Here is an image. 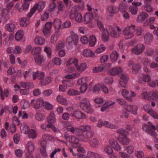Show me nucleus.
<instances>
[{
  "instance_id": "f257e3e1",
  "label": "nucleus",
  "mask_w": 158,
  "mask_h": 158,
  "mask_svg": "<svg viewBox=\"0 0 158 158\" xmlns=\"http://www.w3.org/2000/svg\"><path fill=\"white\" fill-rule=\"evenodd\" d=\"M64 128L68 132L79 137L80 139L83 141H86L88 139L93 136V133L89 131L91 127L88 125H81L78 127H73L70 122H67L65 124Z\"/></svg>"
},
{
  "instance_id": "f03ea898",
  "label": "nucleus",
  "mask_w": 158,
  "mask_h": 158,
  "mask_svg": "<svg viewBox=\"0 0 158 158\" xmlns=\"http://www.w3.org/2000/svg\"><path fill=\"white\" fill-rule=\"evenodd\" d=\"M89 100L87 98H84L81 101L80 106L81 109L85 112L91 113L93 112V110L91 107Z\"/></svg>"
},
{
  "instance_id": "7ed1b4c3",
  "label": "nucleus",
  "mask_w": 158,
  "mask_h": 158,
  "mask_svg": "<svg viewBox=\"0 0 158 158\" xmlns=\"http://www.w3.org/2000/svg\"><path fill=\"white\" fill-rule=\"evenodd\" d=\"M45 2L43 1H40L38 3H35L28 14L27 17L30 18L37 10L39 12H41L45 7Z\"/></svg>"
},
{
  "instance_id": "20e7f679",
  "label": "nucleus",
  "mask_w": 158,
  "mask_h": 158,
  "mask_svg": "<svg viewBox=\"0 0 158 158\" xmlns=\"http://www.w3.org/2000/svg\"><path fill=\"white\" fill-rule=\"evenodd\" d=\"M79 40L78 36L75 33H72L71 35L67 37L66 39V44L69 49L73 48V45H77Z\"/></svg>"
},
{
  "instance_id": "39448f33",
  "label": "nucleus",
  "mask_w": 158,
  "mask_h": 158,
  "mask_svg": "<svg viewBox=\"0 0 158 158\" xmlns=\"http://www.w3.org/2000/svg\"><path fill=\"white\" fill-rule=\"evenodd\" d=\"M135 28V25L133 24H131L125 27L123 30V33L126 39H130L134 36Z\"/></svg>"
},
{
  "instance_id": "423d86ee",
  "label": "nucleus",
  "mask_w": 158,
  "mask_h": 158,
  "mask_svg": "<svg viewBox=\"0 0 158 158\" xmlns=\"http://www.w3.org/2000/svg\"><path fill=\"white\" fill-rule=\"evenodd\" d=\"M76 6L73 7L70 14V19H75L76 22L78 23H81L82 22V18L81 15L77 12Z\"/></svg>"
},
{
  "instance_id": "0eeeda50",
  "label": "nucleus",
  "mask_w": 158,
  "mask_h": 158,
  "mask_svg": "<svg viewBox=\"0 0 158 158\" xmlns=\"http://www.w3.org/2000/svg\"><path fill=\"white\" fill-rule=\"evenodd\" d=\"M149 123L150 124L151 127H149L146 124H144L142 126L143 129L151 136L155 137L157 135L155 131L156 129L155 126L152 125L151 122H149Z\"/></svg>"
},
{
  "instance_id": "6e6552de",
  "label": "nucleus",
  "mask_w": 158,
  "mask_h": 158,
  "mask_svg": "<svg viewBox=\"0 0 158 158\" xmlns=\"http://www.w3.org/2000/svg\"><path fill=\"white\" fill-rule=\"evenodd\" d=\"M65 138L72 144V146L74 147H80L81 145L79 143V140L77 138L73 135H69L67 134H64Z\"/></svg>"
},
{
  "instance_id": "1a4fd4ad",
  "label": "nucleus",
  "mask_w": 158,
  "mask_h": 158,
  "mask_svg": "<svg viewBox=\"0 0 158 158\" xmlns=\"http://www.w3.org/2000/svg\"><path fill=\"white\" fill-rule=\"evenodd\" d=\"M42 140H45L46 142L47 140H48L49 141L54 142L56 141H58L61 142L62 143H66L62 140L58 139V138H55L54 136L50 134L46 133L43 134L42 135Z\"/></svg>"
},
{
  "instance_id": "9d476101",
  "label": "nucleus",
  "mask_w": 158,
  "mask_h": 158,
  "mask_svg": "<svg viewBox=\"0 0 158 158\" xmlns=\"http://www.w3.org/2000/svg\"><path fill=\"white\" fill-rule=\"evenodd\" d=\"M145 47L142 44H138L131 49L132 53L136 55H140L145 49Z\"/></svg>"
},
{
  "instance_id": "9b49d317",
  "label": "nucleus",
  "mask_w": 158,
  "mask_h": 158,
  "mask_svg": "<svg viewBox=\"0 0 158 158\" xmlns=\"http://www.w3.org/2000/svg\"><path fill=\"white\" fill-rule=\"evenodd\" d=\"M108 143L109 145L115 151L117 152L121 151L122 148L120 144L115 139H109Z\"/></svg>"
},
{
  "instance_id": "f8f14e48",
  "label": "nucleus",
  "mask_w": 158,
  "mask_h": 158,
  "mask_svg": "<svg viewBox=\"0 0 158 158\" xmlns=\"http://www.w3.org/2000/svg\"><path fill=\"white\" fill-rule=\"evenodd\" d=\"M52 26V23L48 22L45 24L44 27L42 28L43 34L45 37H48L50 36Z\"/></svg>"
},
{
  "instance_id": "ddd939ff",
  "label": "nucleus",
  "mask_w": 158,
  "mask_h": 158,
  "mask_svg": "<svg viewBox=\"0 0 158 158\" xmlns=\"http://www.w3.org/2000/svg\"><path fill=\"white\" fill-rule=\"evenodd\" d=\"M30 103L32 105L33 107L37 109L41 108L43 105L44 100L41 98H38L36 100L32 99L31 100Z\"/></svg>"
},
{
  "instance_id": "4468645a",
  "label": "nucleus",
  "mask_w": 158,
  "mask_h": 158,
  "mask_svg": "<svg viewBox=\"0 0 158 158\" xmlns=\"http://www.w3.org/2000/svg\"><path fill=\"white\" fill-rule=\"evenodd\" d=\"M123 70L121 67L118 66L113 68L109 70L107 72L109 75L114 76L122 73Z\"/></svg>"
},
{
  "instance_id": "2eb2a0df",
  "label": "nucleus",
  "mask_w": 158,
  "mask_h": 158,
  "mask_svg": "<svg viewBox=\"0 0 158 158\" xmlns=\"http://www.w3.org/2000/svg\"><path fill=\"white\" fill-rule=\"evenodd\" d=\"M71 117H74L78 120L80 119L86 118V115L82 112L79 110H76L73 111L71 114Z\"/></svg>"
},
{
  "instance_id": "dca6fc26",
  "label": "nucleus",
  "mask_w": 158,
  "mask_h": 158,
  "mask_svg": "<svg viewBox=\"0 0 158 158\" xmlns=\"http://www.w3.org/2000/svg\"><path fill=\"white\" fill-rule=\"evenodd\" d=\"M128 80V78L127 75L122 73L120 76L119 84L122 87H125Z\"/></svg>"
},
{
  "instance_id": "f3484780",
  "label": "nucleus",
  "mask_w": 158,
  "mask_h": 158,
  "mask_svg": "<svg viewBox=\"0 0 158 158\" xmlns=\"http://www.w3.org/2000/svg\"><path fill=\"white\" fill-rule=\"evenodd\" d=\"M25 148L27 150L28 153H32L35 148V144L33 142L28 141L26 144Z\"/></svg>"
},
{
  "instance_id": "a211bd4d",
  "label": "nucleus",
  "mask_w": 158,
  "mask_h": 158,
  "mask_svg": "<svg viewBox=\"0 0 158 158\" xmlns=\"http://www.w3.org/2000/svg\"><path fill=\"white\" fill-rule=\"evenodd\" d=\"M24 31L22 29L18 30L15 33V37L17 41H20L23 39L24 35Z\"/></svg>"
},
{
  "instance_id": "6ab92c4d",
  "label": "nucleus",
  "mask_w": 158,
  "mask_h": 158,
  "mask_svg": "<svg viewBox=\"0 0 158 158\" xmlns=\"http://www.w3.org/2000/svg\"><path fill=\"white\" fill-rule=\"evenodd\" d=\"M47 143V142L45 140H42L40 141L41 148L40 149V152L44 156H47V155L46 151Z\"/></svg>"
},
{
  "instance_id": "aec40b11",
  "label": "nucleus",
  "mask_w": 158,
  "mask_h": 158,
  "mask_svg": "<svg viewBox=\"0 0 158 158\" xmlns=\"http://www.w3.org/2000/svg\"><path fill=\"white\" fill-rule=\"evenodd\" d=\"M89 144L92 148H97L99 145L100 141L98 138H94L90 140Z\"/></svg>"
},
{
  "instance_id": "412c9836",
  "label": "nucleus",
  "mask_w": 158,
  "mask_h": 158,
  "mask_svg": "<svg viewBox=\"0 0 158 158\" xmlns=\"http://www.w3.org/2000/svg\"><path fill=\"white\" fill-rule=\"evenodd\" d=\"M56 100L57 102L63 105L67 106L68 104L67 100L61 95H58L57 96Z\"/></svg>"
},
{
  "instance_id": "4be33fe9",
  "label": "nucleus",
  "mask_w": 158,
  "mask_h": 158,
  "mask_svg": "<svg viewBox=\"0 0 158 158\" xmlns=\"http://www.w3.org/2000/svg\"><path fill=\"white\" fill-rule=\"evenodd\" d=\"M47 119L49 123H55L56 122V118L54 112L53 111L51 112L48 115Z\"/></svg>"
},
{
  "instance_id": "5701e85b",
  "label": "nucleus",
  "mask_w": 158,
  "mask_h": 158,
  "mask_svg": "<svg viewBox=\"0 0 158 158\" xmlns=\"http://www.w3.org/2000/svg\"><path fill=\"white\" fill-rule=\"evenodd\" d=\"M16 26L14 23H11L6 24L5 26V29L10 32H13L16 29Z\"/></svg>"
},
{
  "instance_id": "b1692460",
  "label": "nucleus",
  "mask_w": 158,
  "mask_h": 158,
  "mask_svg": "<svg viewBox=\"0 0 158 158\" xmlns=\"http://www.w3.org/2000/svg\"><path fill=\"white\" fill-rule=\"evenodd\" d=\"M26 17L22 18L19 21V25L22 27H27L30 24V19Z\"/></svg>"
},
{
  "instance_id": "393cba45",
  "label": "nucleus",
  "mask_w": 158,
  "mask_h": 158,
  "mask_svg": "<svg viewBox=\"0 0 158 158\" xmlns=\"http://www.w3.org/2000/svg\"><path fill=\"white\" fill-rule=\"evenodd\" d=\"M144 39L146 44H150L153 40L152 35L149 32L146 33L144 35Z\"/></svg>"
},
{
  "instance_id": "a878e982",
  "label": "nucleus",
  "mask_w": 158,
  "mask_h": 158,
  "mask_svg": "<svg viewBox=\"0 0 158 158\" xmlns=\"http://www.w3.org/2000/svg\"><path fill=\"white\" fill-rule=\"evenodd\" d=\"M148 17V14L145 12H142L138 16L136 21L138 23H142Z\"/></svg>"
},
{
  "instance_id": "bb28decb",
  "label": "nucleus",
  "mask_w": 158,
  "mask_h": 158,
  "mask_svg": "<svg viewBox=\"0 0 158 158\" xmlns=\"http://www.w3.org/2000/svg\"><path fill=\"white\" fill-rule=\"evenodd\" d=\"M78 59L75 57H72L70 58L67 61L66 65L67 67L73 64L76 67L77 64H78Z\"/></svg>"
},
{
  "instance_id": "cd10ccee",
  "label": "nucleus",
  "mask_w": 158,
  "mask_h": 158,
  "mask_svg": "<svg viewBox=\"0 0 158 158\" xmlns=\"http://www.w3.org/2000/svg\"><path fill=\"white\" fill-rule=\"evenodd\" d=\"M82 55L87 57H94L95 53L91 50L89 49H85L82 52Z\"/></svg>"
},
{
  "instance_id": "c85d7f7f",
  "label": "nucleus",
  "mask_w": 158,
  "mask_h": 158,
  "mask_svg": "<svg viewBox=\"0 0 158 158\" xmlns=\"http://www.w3.org/2000/svg\"><path fill=\"white\" fill-rule=\"evenodd\" d=\"M45 39L41 36H38L36 37L34 39V42L35 44L41 45L45 44Z\"/></svg>"
},
{
  "instance_id": "c756f323",
  "label": "nucleus",
  "mask_w": 158,
  "mask_h": 158,
  "mask_svg": "<svg viewBox=\"0 0 158 158\" xmlns=\"http://www.w3.org/2000/svg\"><path fill=\"white\" fill-rule=\"evenodd\" d=\"M87 67V64L85 63H81L80 64L77 65L76 66V69L79 72L82 73L85 71Z\"/></svg>"
},
{
  "instance_id": "7c9ffc66",
  "label": "nucleus",
  "mask_w": 158,
  "mask_h": 158,
  "mask_svg": "<svg viewBox=\"0 0 158 158\" xmlns=\"http://www.w3.org/2000/svg\"><path fill=\"white\" fill-rule=\"evenodd\" d=\"M27 134L29 138L34 139L37 137L38 133L36 130L31 129H30Z\"/></svg>"
},
{
  "instance_id": "2f4dec72",
  "label": "nucleus",
  "mask_w": 158,
  "mask_h": 158,
  "mask_svg": "<svg viewBox=\"0 0 158 158\" xmlns=\"http://www.w3.org/2000/svg\"><path fill=\"white\" fill-rule=\"evenodd\" d=\"M80 76V73H77L67 74L64 76V77L67 79H73L78 78Z\"/></svg>"
},
{
  "instance_id": "473e14b6",
  "label": "nucleus",
  "mask_w": 158,
  "mask_h": 158,
  "mask_svg": "<svg viewBox=\"0 0 158 158\" xmlns=\"http://www.w3.org/2000/svg\"><path fill=\"white\" fill-rule=\"evenodd\" d=\"M93 19V15L92 14L89 13H86L84 17V23H88L92 21Z\"/></svg>"
},
{
  "instance_id": "72a5a7b5",
  "label": "nucleus",
  "mask_w": 158,
  "mask_h": 158,
  "mask_svg": "<svg viewBox=\"0 0 158 158\" xmlns=\"http://www.w3.org/2000/svg\"><path fill=\"white\" fill-rule=\"evenodd\" d=\"M118 139L120 143L125 145L128 144L130 141L129 139L126 135L122 137H119L118 138Z\"/></svg>"
},
{
  "instance_id": "f704fd0d",
  "label": "nucleus",
  "mask_w": 158,
  "mask_h": 158,
  "mask_svg": "<svg viewBox=\"0 0 158 158\" xmlns=\"http://www.w3.org/2000/svg\"><path fill=\"white\" fill-rule=\"evenodd\" d=\"M20 130L22 133L25 134H27L30 129L27 124L23 123L20 126Z\"/></svg>"
},
{
  "instance_id": "c9c22d12",
  "label": "nucleus",
  "mask_w": 158,
  "mask_h": 158,
  "mask_svg": "<svg viewBox=\"0 0 158 158\" xmlns=\"http://www.w3.org/2000/svg\"><path fill=\"white\" fill-rule=\"evenodd\" d=\"M151 94V92L148 93L145 89H143L141 94V96L143 98L146 100H150V99Z\"/></svg>"
},
{
  "instance_id": "e433bc0d",
  "label": "nucleus",
  "mask_w": 158,
  "mask_h": 158,
  "mask_svg": "<svg viewBox=\"0 0 158 158\" xmlns=\"http://www.w3.org/2000/svg\"><path fill=\"white\" fill-rule=\"evenodd\" d=\"M97 41V40L95 36L91 35L89 36V43L90 47H94Z\"/></svg>"
},
{
  "instance_id": "4c0bfd02",
  "label": "nucleus",
  "mask_w": 158,
  "mask_h": 158,
  "mask_svg": "<svg viewBox=\"0 0 158 158\" xmlns=\"http://www.w3.org/2000/svg\"><path fill=\"white\" fill-rule=\"evenodd\" d=\"M102 33V41L104 42H107L109 38V35L108 31L106 29L103 31Z\"/></svg>"
},
{
  "instance_id": "58836bf2",
  "label": "nucleus",
  "mask_w": 158,
  "mask_h": 158,
  "mask_svg": "<svg viewBox=\"0 0 158 158\" xmlns=\"http://www.w3.org/2000/svg\"><path fill=\"white\" fill-rule=\"evenodd\" d=\"M118 54L116 51H113L110 54V58L112 62H114L117 60Z\"/></svg>"
},
{
  "instance_id": "ea45409f",
  "label": "nucleus",
  "mask_w": 158,
  "mask_h": 158,
  "mask_svg": "<svg viewBox=\"0 0 158 158\" xmlns=\"http://www.w3.org/2000/svg\"><path fill=\"white\" fill-rule=\"evenodd\" d=\"M35 119L39 121H43L45 119V116L44 114L42 113H38L35 115Z\"/></svg>"
},
{
  "instance_id": "a19ab883",
  "label": "nucleus",
  "mask_w": 158,
  "mask_h": 158,
  "mask_svg": "<svg viewBox=\"0 0 158 158\" xmlns=\"http://www.w3.org/2000/svg\"><path fill=\"white\" fill-rule=\"evenodd\" d=\"M130 113L129 110L127 108V106L122 110V114L121 115V118H127L129 116Z\"/></svg>"
},
{
  "instance_id": "79ce46f5",
  "label": "nucleus",
  "mask_w": 158,
  "mask_h": 158,
  "mask_svg": "<svg viewBox=\"0 0 158 158\" xmlns=\"http://www.w3.org/2000/svg\"><path fill=\"white\" fill-rule=\"evenodd\" d=\"M109 31L110 35L113 37L117 38L119 36V33H117L112 27H110Z\"/></svg>"
},
{
  "instance_id": "37998d69",
  "label": "nucleus",
  "mask_w": 158,
  "mask_h": 158,
  "mask_svg": "<svg viewBox=\"0 0 158 158\" xmlns=\"http://www.w3.org/2000/svg\"><path fill=\"white\" fill-rule=\"evenodd\" d=\"M104 150L106 153L109 155L112 154L113 152V150L111 146L108 144L105 145Z\"/></svg>"
},
{
  "instance_id": "c03bdc74",
  "label": "nucleus",
  "mask_w": 158,
  "mask_h": 158,
  "mask_svg": "<svg viewBox=\"0 0 158 158\" xmlns=\"http://www.w3.org/2000/svg\"><path fill=\"white\" fill-rule=\"evenodd\" d=\"M30 106L29 102L27 100L23 99L21 102V106L22 109H25Z\"/></svg>"
},
{
  "instance_id": "a18cd8bd",
  "label": "nucleus",
  "mask_w": 158,
  "mask_h": 158,
  "mask_svg": "<svg viewBox=\"0 0 158 158\" xmlns=\"http://www.w3.org/2000/svg\"><path fill=\"white\" fill-rule=\"evenodd\" d=\"M67 94L69 96H74L80 94V92L77 90L72 89L68 91Z\"/></svg>"
},
{
  "instance_id": "49530a36",
  "label": "nucleus",
  "mask_w": 158,
  "mask_h": 158,
  "mask_svg": "<svg viewBox=\"0 0 158 158\" xmlns=\"http://www.w3.org/2000/svg\"><path fill=\"white\" fill-rule=\"evenodd\" d=\"M59 36L60 34L57 33L52 34L51 36L50 43L52 44H55L57 41Z\"/></svg>"
},
{
  "instance_id": "de8ad7c7",
  "label": "nucleus",
  "mask_w": 158,
  "mask_h": 158,
  "mask_svg": "<svg viewBox=\"0 0 158 158\" xmlns=\"http://www.w3.org/2000/svg\"><path fill=\"white\" fill-rule=\"evenodd\" d=\"M88 78L87 77L85 76L83 77L80 78L77 81V84L78 85L87 84L86 82L88 81Z\"/></svg>"
},
{
  "instance_id": "09e8293b",
  "label": "nucleus",
  "mask_w": 158,
  "mask_h": 158,
  "mask_svg": "<svg viewBox=\"0 0 158 158\" xmlns=\"http://www.w3.org/2000/svg\"><path fill=\"white\" fill-rule=\"evenodd\" d=\"M65 42L64 40L59 41L56 46V49L58 51L64 47Z\"/></svg>"
},
{
  "instance_id": "8fccbe9b",
  "label": "nucleus",
  "mask_w": 158,
  "mask_h": 158,
  "mask_svg": "<svg viewBox=\"0 0 158 158\" xmlns=\"http://www.w3.org/2000/svg\"><path fill=\"white\" fill-rule=\"evenodd\" d=\"M151 96L150 100L158 101V92L156 91H151Z\"/></svg>"
},
{
  "instance_id": "3c124183",
  "label": "nucleus",
  "mask_w": 158,
  "mask_h": 158,
  "mask_svg": "<svg viewBox=\"0 0 158 158\" xmlns=\"http://www.w3.org/2000/svg\"><path fill=\"white\" fill-rule=\"evenodd\" d=\"M127 108L129 110L130 112H131L132 114L136 115L137 113V107L135 105H129L127 106Z\"/></svg>"
},
{
  "instance_id": "603ef678",
  "label": "nucleus",
  "mask_w": 158,
  "mask_h": 158,
  "mask_svg": "<svg viewBox=\"0 0 158 158\" xmlns=\"http://www.w3.org/2000/svg\"><path fill=\"white\" fill-rule=\"evenodd\" d=\"M121 94L122 96L127 100H131V98L128 97L129 92L126 89H123L121 90Z\"/></svg>"
},
{
  "instance_id": "864d4df0",
  "label": "nucleus",
  "mask_w": 158,
  "mask_h": 158,
  "mask_svg": "<svg viewBox=\"0 0 158 158\" xmlns=\"http://www.w3.org/2000/svg\"><path fill=\"white\" fill-rule=\"evenodd\" d=\"M106 49V47L105 45L103 44H101L95 51V52L97 54H100L105 51Z\"/></svg>"
},
{
  "instance_id": "5fc2aeb1",
  "label": "nucleus",
  "mask_w": 158,
  "mask_h": 158,
  "mask_svg": "<svg viewBox=\"0 0 158 158\" xmlns=\"http://www.w3.org/2000/svg\"><path fill=\"white\" fill-rule=\"evenodd\" d=\"M52 80L51 77H47L44 80L41 81L40 82V84L42 85H45L51 82Z\"/></svg>"
},
{
  "instance_id": "6e6d98bb",
  "label": "nucleus",
  "mask_w": 158,
  "mask_h": 158,
  "mask_svg": "<svg viewBox=\"0 0 158 158\" xmlns=\"http://www.w3.org/2000/svg\"><path fill=\"white\" fill-rule=\"evenodd\" d=\"M61 22L59 19H56L54 21V25L55 28L58 30L60 28Z\"/></svg>"
},
{
  "instance_id": "4d7b16f0",
  "label": "nucleus",
  "mask_w": 158,
  "mask_h": 158,
  "mask_svg": "<svg viewBox=\"0 0 158 158\" xmlns=\"http://www.w3.org/2000/svg\"><path fill=\"white\" fill-rule=\"evenodd\" d=\"M104 126L112 129H117L118 128V126L116 125L110 123L106 121H104Z\"/></svg>"
},
{
  "instance_id": "13d9d810",
  "label": "nucleus",
  "mask_w": 158,
  "mask_h": 158,
  "mask_svg": "<svg viewBox=\"0 0 158 158\" xmlns=\"http://www.w3.org/2000/svg\"><path fill=\"white\" fill-rule=\"evenodd\" d=\"M104 69L103 66L101 65L94 68L92 69V71L94 73L100 72L102 71Z\"/></svg>"
},
{
  "instance_id": "bf43d9fd",
  "label": "nucleus",
  "mask_w": 158,
  "mask_h": 158,
  "mask_svg": "<svg viewBox=\"0 0 158 158\" xmlns=\"http://www.w3.org/2000/svg\"><path fill=\"white\" fill-rule=\"evenodd\" d=\"M42 51V48L40 47H37L33 48L31 50V53L32 55H35L41 53Z\"/></svg>"
},
{
  "instance_id": "052dcab7",
  "label": "nucleus",
  "mask_w": 158,
  "mask_h": 158,
  "mask_svg": "<svg viewBox=\"0 0 158 158\" xmlns=\"http://www.w3.org/2000/svg\"><path fill=\"white\" fill-rule=\"evenodd\" d=\"M140 78L145 82H148L151 79L150 76L148 74H142L140 77Z\"/></svg>"
},
{
  "instance_id": "680f3d73",
  "label": "nucleus",
  "mask_w": 158,
  "mask_h": 158,
  "mask_svg": "<svg viewBox=\"0 0 158 158\" xmlns=\"http://www.w3.org/2000/svg\"><path fill=\"white\" fill-rule=\"evenodd\" d=\"M2 19H3L4 18L5 19V20H7L9 19L8 10L7 9L4 8L2 9Z\"/></svg>"
},
{
  "instance_id": "e2e57ef3",
  "label": "nucleus",
  "mask_w": 158,
  "mask_h": 158,
  "mask_svg": "<svg viewBox=\"0 0 158 158\" xmlns=\"http://www.w3.org/2000/svg\"><path fill=\"white\" fill-rule=\"evenodd\" d=\"M135 155L137 158H143L145 155L144 152L141 151H135Z\"/></svg>"
},
{
  "instance_id": "0e129e2a",
  "label": "nucleus",
  "mask_w": 158,
  "mask_h": 158,
  "mask_svg": "<svg viewBox=\"0 0 158 158\" xmlns=\"http://www.w3.org/2000/svg\"><path fill=\"white\" fill-rule=\"evenodd\" d=\"M114 80L113 78L111 77H107L104 79V81L106 84L111 85L114 82Z\"/></svg>"
},
{
  "instance_id": "69168bd1",
  "label": "nucleus",
  "mask_w": 158,
  "mask_h": 158,
  "mask_svg": "<svg viewBox=\"0 0 158 158\" xmlns=\"http://www.w3.org/2000/svg\"><path fill=\"white\" fill-rule=\"evenodd\" d=\"M141 66L139 64H134L132 67V72L133 73H137L139 69H140Z\"/></svg>"
},
{
  "instance_id": "338daca9",
  "label": "nucleus",
  "mask_w": 158,
  "mask_h": 158,
  "mask_svg": "<svg viewBox=\"0 0 158 158\" xmlns=\"http://www.w3.org/2000/svg\"><path fill=\"white\" fill-rule=\"evenodd\" d=\"M89 158H101V156L96 153L89 152L88 153Z\"/></svg>"
},
{
  "instance_id": "774afa93",
  "label": "nucleus",
  "mask_w": 158,
  "mask_h": 158,
  "mask_svg": "<svg viewBox=\"0 0 158 158\" xmlns=\"http://www.w3.org/2000/svg\"><path fill=\"white\" fill-rule=\"evenodd\" d=\"M52 63L55 65H60L62 63L61 59L58 57H54L52 60Z\"/></svg>"
}]
</instances>
